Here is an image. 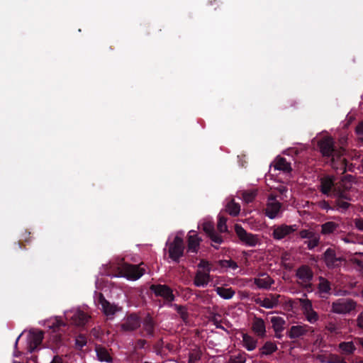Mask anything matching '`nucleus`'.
<instances>
[{
  "instance_id": "473e14b6",
  "label": "nucleus",
  "mask_w": 363,
  "mask_h": 363,
  "mask_svg": "<svg viewBox=\"0 0 363 363\" xmlns=\"http://www.w3.org/2000/svg\"><path fill=\"white\" fill-rule=\"evenodd\" d=\"M215 291H216L218 295H219L221 298L224 299H230L235 294V291L234 290L232 289V288L218 286L215 289Z\"/></svg>"
},
{
  "instance_id": "39448f33",
  "label": "nucleus",
  "mask_w": 363,
  "mask_h": 363,
  "mask_svg": "<svg viewBox=\"0 0 363 363\" xmlns=\"http://www.w3.org/2000/svg\"><path fill=\"white\" fill-rule=\"evenodd\" d=\"M169 257L174 262L179 263L180 258L184 256V244L182 238L176 236L173 241L168 243Z\"/></svg>"
},
{
  "instance_id": "f257e3e1",
  "label": "nucleus",
  "mask_w": 363,
  "mask_h": 363,
  "mask_svg": "<svg viewBox=\"0 0 363 363\" xmlns=\"http://www.w3.org/2000/svg\"><path fill=\"white\" fill-rule=\"evenodd\" d=\"M318 147L323 157L330 162L332 167L333 164L343 156L345 152L343 148L335 146V141L331 137H324L320 139L318 143Z\"/></svg>"
},
{
  "instance_id": "13d9d810",
  "label": "nucleus",
  "mask_w": 363,
  "mask_h": 363,
  "mask_svg": "<svg viewBox=\"0 0 363 363\" xmlns=\"http://www.w3.org/2000/svg\"><path fill=\"white\" fill-rule=\"evenodd\" d=\"M318 206L321 208V209H324V210H328L330 208V204L328 203V201H321L318 203Z\"/></svg>"
},
{
  "instance_id": "37998d69",
  "label": "nucleus",
  "mask_w": 363,
  "mask_h": 363,
  "mask_svg": "<svg viewBox=\"0 0 363 363\" xmlns=\"http://www.w3.org/2000/svg\"><path fill=\"white\" fill-rule=\"evenodd\" d=\"M202 229L208 236L216 231L214 224L213 222L211 221H206L203 223Z\"/></svg>"
},
{
  "instance_id": "0e129e2a",
  "label": "nucleus",
  "mask_w": 363,
  "mask_h": 363,
  "mask_svg": "<svg viewBox=\"0 0 363 363\" xmlns=\"http://www.w3.org/2000/svg\"><path fill=\"white\" fill-rule=\"evenodd\" d=\"M343 240L345 242H350L351 240H350L349 238V236H347L345 238H343Z\"/></svg>"
},
{
  "instance_id": "680f3d73",
  "label": "nucleus",
  "mask_w": 363,
  "mask_h": 363,
  "mask_svg": "<svg viewBox=\"0 0 363 363\" xmlns=\"http://www.w3.org/2000/svg\"><path fill=\"white\" fill-rule=\"evenodd\" d=\"M164 347L169 352H172L174 350V345L171 343H167Z\"/></svg>"
},
{
  "instance_id": "dca6fc26",
  "label": "nucleus",
  "mask_w": 363,
  "mask_h": 363,
  "mask_svg": "<svg viewBox=\"0 0 363 363\" xmlns=\"http://www.w3.org/2000/svg\"><path fill=\"white\" fill-rule=\"evenodd\" d=\"M43 340V333L42 331L30 332L28 337L27 350L30 353L33 352L37 347L42 343Z\"/></svg>"
},
{
  "instance_id": "5fc2aeb1",
  "label": "nucleus",
  "mask_w": 363,
  "mask_h": 363,
  "mask_svg": "<svg viewBox=\"0 0 363 363\" xmlns=\"http://www.w3.org/2000/svg\"><path fill=\"white\" fill-rule=\"evenodd\" d=\"M147 345V341L144 339H139L135 342V349H143Z\"/></svg>"
},
{
  "instance_id": "a878e982",
  "label": "nucleus",
  "mask_w": 363,
  "mask_h": 363,
  "mask_svg": "<svg viewBox=\"0 0 363 363\" xmlns=\"http://www.w3.org/2000/svg\"><path fill=\"white\" fill-rule=\"evenodd\" d=\"M263 278H255L254 284L259 289H269L274 283V281L267 274H262Z\"/></svg>"
},
{
  "instance_id": "f3484780",
  "label": "nucleus",
  "mask_w": 363,
  "mask_h": 363,
  "mask_svg": "<svg viewBox=\"0 0 363 363\" xmlns=\"http://www.w3.org/2000/svg\"><path fill=\"white\" fill-rule=\"evenodd\" d=\"M335 177L332 175H325L320 179V191L325 195H329L335 188Z\"/></svg>"
},
{
  "instance_id": "3c124183",
  "label": "nucleus",
  "mask_w": 363,
  "mask_h": 363,
  "mask_svg": "<svg viewBox=\"0 0 363 363\" xmlns=\"http://www.w3.org/2000/svg\"><path fill=\"white\" fill-rule=\"evenodd\" d=\"M164 346V343L162 339L159 340L155 345V348L157 351V354H162V348Z\"/></svg>"
},
{
  "instance_id": "6e6552de",
  "label": "nucleus",
  "mask_w": 363,
  "mask_h": 363,
  "mask_svg": "<svg viewBox=\"0 0 363 363\" xmlns=\"http://www.w3.org/2000/svg\"><path fill=\"white\" fill-rule=\"evenodd\" d=\"M140 265L124 264L122 267V272L124 277L130 280L140 279L145 272V268L141 267Z\"/></svg>"
},
{
  "instance_id": "bb28decb",
  "label": "nucleus",
  "mask_w": 363,
  "mask_h": 363,
  "mask_svg": "<svg viewBox=\"0 0 363 363\" xmlns=\"http://www.w3.org/2000/svg\"><path fill=\"white\" fill-rule=\"evenodd\" d=\"M95 351L99 361L108 363L112 362V357L106 347L101 345H96L95 347Z\"/></svg>"
},
{
  "instance_id": "72a5a7b5",
  "label": "nucleus",
  "mask_w": 363,
  "mask_h": 363,
  "mask_svg": "<svg viewBox=\"0 0 363 363\" xmlns=\"http://www.w3.org/2000/svg\"><path fill=\"white\" fill-rule=\"evenodd\" d=\"M202 356V352L198 347L191 349L189 353L188 363H196L199 361Z\"/></svg>"
},
{
  "instance_id": "4468645a",
  "label": "nucleus",
  "mask_w": 363,
  "mask_h": 363,
  "mask_svg": "<svg viewBox=\"0 0 363 363\" xmlns=\"http://www.w3.org/2000/svg\"><path fill=\"white\" fill-rule=\"evenodd\" d=\"M141 325V320L138 315L132 313L127 316L121 325V329L124 332H132L137 330Z\"/></svg>"
},
{
  "instance_id": "bf43d9fd",
  "label": "nucleus",
  "mask_w": 363,
  "mask_h": 363,
  "mask_svg": "<svg viewBox=\"0 0 363 363\" xmlns=\"http://www.w3.org/2000/svg\"><path fill=\"white\" fill-rule=\"evenodd\" d=\"M330 363H347L343 359L340 358L338 356H335L332 357Z\"/></svg>"
},
{
  "instance_id": "c03bdc74",
  "label": "nucleus",
  "mask_w": 363,
  "mask_h": 363,
  "mask_svg": "<svg viewBox=\"0 0 363 363\" xmlns=\"http://www.w3.org/2000/svg\"><path fill=\"white\" fill-rule=\"evenodd\" d=\"M87 343L86 337L84 335H79L75 340V346L78 350H82Z\"/></svg>"
},
{
  "instance_id": "6ab92c4d",
  "label": "nucleus",
  "mask_w": 363,
  "mask_h": 363,
  "mask_svg": "<svg viewBox=\"0 0 363 363\" xmlns=\"http://www.w3.org/2000/svg\"><path fill=\"white\" fill-rule=\"evenodd\" d=\"M143 325V332L145 333V336L154 337L156 323L153 318L148 313L141 321Z\"/></svg>"
},
{
  "instance_id": "6e6d98bb",
  "label": "nucleus",
  "mask_w": 363,
  "mask_h": 363,
  "mask_svg": "<svg viewBox=\"0 0 363 363\" xmlns=\"http://www.w3.org/2000/svg\"><path fill=\"white\" fill-rule=\"evenodd\" d=\"M356 320L357 327L363 330V311L358 315Z\"/></svg>"
},
{
  "instance_id": "4c0bfd02",
  "label": "nucleus",
  "mask_w": 363,
  "mask_h": 363,
  "mask_svg": "<svg viewBox=\"0 0 363 363\" xmlns=\"http://www.w3.org/2000/svg\"><path fill=\"white\" fill-rule=\"evenodd\" d=\"M208 237L211 239L212 242L211 246L213 247L215 249H218V245L223 242V237L216 231L213 232Z\"/></svg>"
},
{
  "instance_id": "79ce46f5",
  "label": "nucleus",
  "mask_w": 363,
  "mask_h": 363,
  "mask_svg": "<svg viewBox=\"0 0 363 363\" xmlns=\"http://www.w3.org/2000/svg\"><path fill=\"white\" fill-rule=\"evenodd\" d=\"M221 315L218 313H213L209 318V320L216 326V328L224 330V327L220 324Z\"/></svg>"
},
{
  "instance_id": "052dcab7",
  "label": "nucleus",
  "mask_w": 363,
  "mask_h": 363,
  "mask_svg": "<svg viewBox=\"0 0 363 363\" xmlns=\"http://www.w3.org/2000/svg\"><path fill=\"white\" fill-rule=\"evenodd\" d=\"M50 363H63L62 357L60 355H55Z\"/></svg>"
},
{
  "instance_id": "9b49d317",
  "label": "nucleus",
  "mask_w": 363,
  "mask_h": 363,
  "mask_svg": "<svg viewBox=\"0 0 363 363\" xmlns=\"http://www.w3.org/2000/svg\"><path fill=\"white\" fill-rule=\"evenodd\" d=\"M297 230L298 226L296 225H288L286 224H281L274 228L272 237L274 240H280L292 234Z\"/></svg>"
},
{
  "instance_id": "9d476101",
  "label": "nucleus",
  "mask_w": 363,
  "mask_h": 363,
  "mask_svg": "<svg viewBox=\"0 0 363 363\" xmlns=\"http://www.w3.org/2000/svg\"><path fill=\"white\" fill-rule=\"evenodd\" d=\"M67 320H72V323L77 326L84 325L90 319V315L81 310L71 311L65 313Z\"/></svg>"
},
{
  "instance_id": "7c9ffc66",
  "label": "nucleus",
  "mask_w": 363,
  "mask_h": 363,
  "mask_svg": "<svg viewBox=\"0 0 363 363\" xmlns=\"http://www.w3.org/2000/svg\"><path fill=\"white\" fill-rule=\"evenodd\" d=\"M338 347L342 354L350 355L352 354L356 350L353 342H342L338 345Z\"/></svg>"
},
{
  "instance_id": "423d86ee",
  "label": "nucleus",
  "mask_w": 363,
  "mask_h": 363,
  "mask_svg": "<svg viewBox=\"0 0 363 363\" xmlns=\"http://www.w3.org/2000/svg\"><path fill=\"white\" fill-rule=\"evenodd\" d=\"M150 290L156 296L164 298V304L171 306L172 301L175 299L172 289L166 284H152L150 287Z\"/></svg>"
},
{
  "instance_id": "c85d7f7f",
  "label": "nucleus",
  "mask_w": 363,
  "mask_h": 363,
  "mask_svg": "<svg viewBox=\"0 0 363 363\" xmlns=\"http://www.w3.org/2000/svg\"><path fill=\"white\" fill-rule=\"evenodd\" d=\"M274 168L285 173H289L292 171L290 162H287L284 157H277L276 159Z\"/></svg>"
},
{
  "instance_id": "f8f14e48",
  "label": "nucleus",
  "mask_w": 363,
  "mask_h": 363,
  "mask_svg": "<svg viewBox=\"0 0 363 363\" xmlns=\"http://www.w3.org/2000/svg\"><path fill=\"white\" fill-rule=\"evenodd\" d=\"M296 277L303 282L306 283L305 288L309 289L312 287L311 281L313 278L312 269L306 264L301 265L296 270Z\"/></svg>"
},
{
  "instance_id": "e2e57ef3",
  "label": "nucleus",
  "mask_w": 363,
  "mask_h": 363,
  "mask_svg": "<svg viewBox=\"0 0 363 363\" xmlns=\"http://www.w3.org/2000/svg\"><path fill=\"white\" fill-rule=\"evenodd\" d=\"M275 337L278 339H281L283 337V335L281 334V333H275Z\"/></svg>"
},
{
  "instance_id": "4d7b16f0",
  "label": "nucleus",
  "mask_w": 363,
  "mask_h": 363,
  "mask_svg": "<svg viewBox=\"0 0 363 363\" xmlns=\"http://www.w3.org/2000/svg\"><path fill=\"white\" fill-rule=\"evenodd\" d=\"M198 267L199 268H203V269H206V271L208 272V269H211L210 268V264L208 261L206 260H204V259H201L198 265Z\"/></svg>"
},
{
  "instance_id": "58836bf2",
  "label": "nucleus",
  "mask_w": 363,
  "mask_h": 363,
  "mask_svg": "<svg viewBox=\"0 0 363 363\" xmlns=\"http://www.w3.org/2000/svg\"><path fill=\"white\" fill-rule=\"evenodd\" d=\"M218 264L222 268H230L235 270L238 268V264L232 259H221L218 261Z\"/></svg>"
},
{
  "instance_id": "1a4fd4ad",
  "label": "nucleus",
  "mask_w": 363,
  "mask_h": 363,
  "mask_svg": "<svg viewBox=\"0 0 363 363\" xmlns=\"http://www.w3.org/2000/svg\"><path fill=\"white\" fill-rule=\"evenodd\" d=\"M282 204L276 199L273 195H270L264 209L266 216L270 219H274L281 211Z\"/></svg>"
},
{
  "instance_id": "338daca9",
  "label": "nucleus",
  "mask_w": 363,
  "mask_h": 363,
  "mask_svg": "<svg viewBox=\"0 0 363 363\" xmlns=\"http://www.w3.org/2000/svg\"><path fill=\"white\" fill-rule=\"evenodd\" d=\"M340 198H344V199H347L346 196H345L343 195V193H341V194H340Z\"/></svg>"
},
{
  "instance_id": "20e7f679",
  "label": "nucleus",
  "mask_w": 363,
  "mask_h": 363,
  "mask_svg": "<svg viewBox=\"0 0 363 363\" xmlns=\"http://www.w3.org/2000/svg\"><path fill=\"white\" fill-rule=\"evenodd\" d=\"M235 232L240 242L247 247H255L259 242L258 235L248 233L240 224L235 225Z\"/></svg>"
},
{
  "instance_id": "ea45409f",
  "label": "nucleus",
  "mask_w": 363,
  "mask_h": 363,
  "mask_svg": "<svg viewBox=\"0 0 363 363\" xmlns=\"http://www.w3.org/2000/svg\"><path fill=\"white\" fill-rule=\"evenodd\" d=\"M257 196L256 191H245L242 193L243 201L247 203L252 202Z\"/></svg>"
},
{
  "instance_id": "2eb2a0df",
  "label": "nucleus",
  "mask_w": 363,
  "mask_h": 363,
  "mask_svg": "<svg viewBox=\"0 0 363 363\" xmlns=\"http://www.w3.org/2000/svg\"><path fill=\"white\" fill-rule=\"evenodd\" d=\"M202 239L195 230H190L187 235V252L196 254Z\"/></svg>"
},
{
  "instance_id": "49530a36",
  "label": "nucleus",
  "mask_w": 363,
  "mask_h": 363,
  "mask_svg": "<svg viewBox=\"0 0 363 363\" xmlns=\"http://www.w3.org/2000/svg\"><path fill=\"white\" fill-rule=\"evenodd\" d=\"M246 358L242 354L232 355L227 363H245Z\"/></svg>"
},
{
  "instance_id": "0eeeda50",
  "label": "nucleus",
  "mask_w": 363,
  "mask_h": 363,
  "mask_svg": "<svg viewBox=\"0 0 363 363\" xmlns=\"http://www.w3.org/2000/svg\"><path fill=\"white\" fill-rule=\"evenodd\" d=\"M323 260L328 269H333L340 267L344 259L337 257L335 250L329 247L323 253Z\"/></svg>"
},
{
  "instance_id": "09e8293b",
  "label": "nucleus",
  "mask_w": 363,
  "mask_h": 363,
  "mask_svg": "<svg viewBox=\"0 0 363 363\" xmlns=\"http://www.w3.org/2000/svg\"><path fill=\"white\" fill-rule=\"evenodd\" d=\"M22 335V333L18 335V337L16 338L15 344H14V351H13V357H20L22 355V352L19 351L18 350V343L19 341V339L21 338Z\"/></svg>"
},
{
  "instance_id": "a211bd4d",
  "label": "nucleus",
  "mask_w": 363,
  "mask_h": 363,
  "mask_svg": "<svg viewBox=\"0 0 363 363\" xmlns=\"http://www.w3.org/2000/svg\"><path fill=\"white\" fill-rule=\"evenodd\" d=\"M333 168L340 174H345L346 172H354L356 166L353 163H349L343 156H341L335 163L333 164Z\"/></svg>"
},
{
  "instance_id": "c9c22d12",
  "label": "nucleus",
  "mask_w": 363,
  "mask_h": 363,
  "mask_svg": "<svg viewBox=\"0 0 363 363\" xmlns=\"http://www.w3.org/2000/svg\"><path fill=\"white\" fill-rule=\"evenodd\" d=\"M170 307H173L177 313L179 315L180 318L184 323H187L189 320V313L185 306L178 305L176 303L171 304Z\"/></svg>"
},
{
  "instance_id": "c756f323",
  "label": "nucleus",
  "mask_w": 363,
  "mask_h": 363,
  "mask_svg": "<svg viewBox=\"0 0 363 363\" xmlns=\"http://www.w3.org/2000/svg\"><path fill=\"white\" fill-rule=\"evenodd\" d=\"M270 322L272 324V328L275 333H282L284 330L286 320L283 318L279 316H272L270 318Z\"/></svg>"
},
{
  "instance_id": "ddd939ff",
  "label": "nucleus",
  "mask_w": 363,
  "mask_h": 363,
  "mask_svg": "<svg viewBox=\"0 0 363 363\" xmlns=\"http://www.w3.org/2000/svg\"><path fill=\"white\" fill-rule=\"evenodd\" d=\"M313 332V329L308 325H297L291 326L286 335L290 339H297Z\"/></svg>"
},
{
  "instance_id": "393cba45",
  "label": "nucleus",
  "mask_w": 363,
  "mask_h": 363,
  "mask_svg": "<svg viewBox=\"0 0 363 363\" xmlns=\"http://www.w3.org/2000/svg\"><path fill=\"white\" fill-rule=\"evenodd\" d=\"M278 350L277 345L272 341H267L263 346L259 349V357L268 356L273 354Z\"/></svg>"
},
{
  "instance_id": "2f4dec72",
  "label": "nucleus",
  "mask_w": 363,
  "mask_h": 363,
  "mask_svg": "<svg viewBox=\"0 0 363 363\" xmlns=\"http://www.w3.org/2000/svg\"><path fill=\"white\" fill-rule=\"evenodd\" d=\"M339 228V224L333 221H328L321 225V234L324 235L333 233Z\"/></svg>"
},
{
  "instance_id": "864d4df0",
  "label": "nucleus",
  "mask_w": 363,
  "mask_h": 363,
  "mask_svg": "<svg viewBox=\"0 0 363 363\" xmlns=\"http://www.w3.org/2000/svg\"><path fill=\"white\" fill-rule=\"evenodd\" d=\"M337 205L338 208H342L343 210H346L349 208L350 203L345 201H343L342 199H338L337 201Z\"/></svg>"
},
{
  "instance_id": "f704fd0d",
  "label": "nucleus",
  "mask_w": 363,
  "mask_h": 363,
  "mask_svg": "<svg viewBox=\"0 0 363 363\" xmlns=\"http://www.w3.org/2000/svg\"><path fill=\"white\" fill-rule=\"evenodd\" d=\"M226 211L233 216H236L240 213V206L235 202L234 199L230 201L226 205Z\"/></svg>"
},
{
  "instance_id": "a18cd8bd",
  "label": "nucleus",
  "mask_w": 363,
  "mask_h": 363,
  "mask_svg": "<svg viewBox=\"0 0 363 363\" xmlns=\"http://www.w3.org/2000/svg\"><path fill=\"white\" fill-rule=\"evenodd\" d=\"M227 219L224 217L220 216L218 218L217 228L220 233H224L228 230V227L226 225Z\"/></svg>"
},
{
  "instance_id": "7ed1b4c3",
  "label": "nucleus",
  "mask_w": 363,
  "mask_h": 363,
  "mask_svg": "<svg viewBox=\"0 0 363 363\" xmlns=\"http://www.w3.org/2000/svg\"><path fill=\"white\" fill-rule=\"evenodd\" d=\"M357 307V303L352 298H342L333 302L331 312L337 314H348Z\"/></svg>"
},
{
  "instance_id": "412c9836",
  "label": "nucleus",
  "mask_w": 363,
  "mask_h": 363,
  "mask_svg": "<svg viewBox=\"0 0 363 363\" xmlns=\"http://www.w3.org/2000/svg\"><path fill=\"white\" fill-rule=\"evenodd\" d=\"M210 271L211 269H208V272L197 271L194 279V285L198 287L206 286L211 280Z\"/></svg>"
},
{
  "instance_id": "a19ab883",
  "label": "nucleus",
  "mask_w": 363,
  "mask_h": 363,
  "mask_svg": "<svg viewBox=\"0 0 363 363\" xmlns=\"http://www.w3.org/2000/svg\"><path fill=\"white\" fill-rule=\"evenodd\" d=\"M320 238L316 234L308 240L306 241L305 243L309 250H313L319 245Z\"/></svg>"
},
{
  "instance_id": "5701e85b",
  "label": "nucleus",
  "mask_w": 363,
  "mask_h": 363,
  "mask_svg": "<svg viewBox=\"0 0 363 363\" xmlns=\"http://www.w3.org/2000/svg\"><path fill=\"white\" fill-rule=\"evenodd\" d=\"M98 303L101 306L102 311L106 315H114L117 311L116 306L108 301L102 293L99 294Z\"/></svg>"
},
{
  "instance_id": "e433bc0d",
  "label": "nucleus",
  "mask_w": 363,
  "mask_h": 363,
  "mask_svg": "<svg viewBox=\"0 0 363 363\" xmlns=\"http://www.w3.org/2000/svg\"><path fill=\"white\" fill-rule=\"evenodd\" d=\"M318 290L320 294H328L331 290L330 281L324 277H319Z\"/></svg>"
},
{
  "instance_id": "69168bd1",
  "label": "nucleus",
  "mask_w": 363,
  "mask_h": 363,
  "mask_svg": "<svg viewBox=\"0 0 363 363\" xmlns=\"http://www.w3.org/2000/svg\"><path fill=\"white\" fill-rule=\"evenodd\" d=\"M359 343L360 345H362V347H363V338H359Z\"/></svg>"
},
{
  "instance_id": "774afa93",
  "label": "nucleus",
  "mask_w": 363,
  "mask_h": 363,
  "mask_svg": "<svg viewBox=\"0 0 363 363\" xmlns=\"http://www.w3.org/2000/svg\"><path fill=\"white\" fill-rule=\"evenodd\" d=\"M357 363H363V360L359 361Z\"/></svg>"
},
{
  "instance_id": "b1692460",
  "label": "nucleus",
  "mask_w": 363,
  "mask_h": 363,
  "mask_svg": "<svg viewBox=\"0 0 363 363\" xmlns=\"http://www.w3.org/2000/svg\"><path fill=\"white\" fill-rule=\"evenodd\" d=\"M303 313L306 320L311 323H315L318 320V314L313 309L311 302L308 300L304 306Z\"/></svg>"
},
{
  "instance_id": "cd10ccee",
  "label": "nucleus",
  "mask_w": 363,
  "mask_h": 363,
  "mask_svg": "<svg viewBox=\"0 0 363 363\" xmlns=\"http://www.w3.org/2000/svg\"><path fill=\"white\" fill-rule=\"evenodd\" d=\"M242 345L243 347L248 351H252L257 347V340L253 337L252 336L247 334L242 333Z\"/></svg>"
},
{
  "instance_id": "4be33fe9",
  "label": "nucleus",
  "mask_w": 363,
  "mask_h": 363,
  "mask_svg": "<svg viewBox=\"0 0 363 363\" xmlns=\"http://www.w3.org/2000/svg\"><path fill=\"white\" fill-rule=\"evenodd\" d=\"M280 295L279 294H270L263 300L257 299L256 300V303L259 304L260 306L264 307L265 308H274L279 303V298Z\"/></svg>"
},
{
  "instance_id": "de8ad7c7",
  "label": "nucleus",
  "mask_w": 363,
  "mask_h": 363,
  "mask_svg": "<svg viewBox=\"0 0 363 363\" xmlns=\"http://www.w3.org/2000/svg\"><path fill=\"white\" fill-rule=\"evenodd\" d=\"M298 235L301 238L308 240V239L313 238L315 235V233L309 230L304 229V230H301L299 232Z\"/></svg>"
},
{
  "instance_id": "f03ea898",
  "label": "nucleus",
  "mask_w": 363,
  "mask_h": 363,
  "mask_svg": "<svg viewBox=\"0 0 363 363\" xmlns=\"http://www.w3.org/2000/svg\"><path fill=\"white\" fill-rule=\"evenodd\" d=\"M65 326L66 323L59 319H56L50 326L52 332L48 340V347L55 352H57L65 344L61 328Z\"/></svg>"
},
{
  "instance_id": "8fccbe9b",
  "label": "nucleus",
  "mask_w": 363,
  "mask_h": 363,
  "mask_svg": "<svg viewBox=\"0 0 363 363\" xmlns=\"http://www.w3.org/2000/svg\"><path fill=\"white\" fill-rule=\"evenodd\" d=\"M355 132L359 138L363 141V121L359 122L356 128Z\"/></svg>"
},
{
  "instance_id": "603ef678",
  "label": "nucleus",
  "mask_w": 363,
  "mask_h": 363,
  "mask_svg": "<svg viewBox=\"0 0 363 363\" xmlns=\"http://www.w3.org/2000/svg\"><path fill=\"white\" fill-rule=\"evenodd\" d=\"M354 226L359 231L363 232V218H357L354 220Z\"/></svg>"
},
{
  "instance_id": "aec40b11",
  "label": "nucleus",
  "mask_w": 363,
  "mask_h": 363,
  "mask_svg": "<svg viewBox=\"0 0 363 363\" xmlns=\"http://www.w3.org/2000/svg\"><path fill=\"white\" fill-rule=\"evenodd\" d=\"M251 328L257 337H264L266 336V325L262 318L255 316L252 320Z\"/></svg>"
}]
</instances>
